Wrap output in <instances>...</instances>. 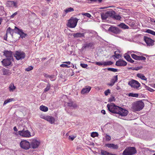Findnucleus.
Segmentation results:
<instances>
[{
  "mask_svg": "<svg viewBox=\"0 0 155 155\" xmlns=\"http://www.w3.org/2000/svg\"><path fill=\"white\" fill-rule=\"evenodd\" d=\"M16 89V87L13 83L10 84L8 88V91L10 92L14 91Z\"/></svg>",
  "mask_w": 155,
  "mask_h": 155,
  "instance_id": "21",
  "label": "nucleus"
},
{
  "mask_svg": "<svg viewBox=\"0 0 155 155\" xmlns=\"http://www.w3.org/2000/svg\"><path fill=\"white\" fill-rule=\"evenodd\" d=\"M127 62L122 60H120L116 61V65L118 66H124L127 65Z\"/></svg>",
  "mask_w": 155,
  "mask_h": 155,
  "instance_id": "17",
  "label": "nucleus"
},
{
  "mask_svg": "<svg viewBox=\"0 0 155 155\" xmlns=\"http://www.w3.org/2000/svg\"><path fill=\"white\" fill-rule=\"evenodd\" d=\"M12 60L8 58L4 59L2 61V64L5 67L10 65L12 63Z\"/></svg>",
  "mask_w": 155,
  "mask_h": 155,
  "instance_id": "14",
  "label": "nucleus"
},
{
  "mask_svg": "<svg viewBox=\"0 0 155 155\" xmlns=\"http://www.w3.org/2000/svg\"><path fill=\"white\" fill-rule=\"evenodd\" d=\"M147 33L153 35L155 36V31L151 30L148 29H147L146 31Z\"/></svg>",
  "mask_w": 155,
  "mask_h": 155,
  "instance_id": "36",
  "label": "nucleus"
},
{
  "mask_svg": "<svg viewBox=\"0 0 155 155\" xmlns=\"http://www.w3.org/2000/svg\"><path fill=\"white\" fill-rule=\"evenodd\" d=\"M144 106V103L141 101H139L134 103L132 109L135 111H139L142 110Z\"/></svg>",
  "mask_w": 155,
  "mask_h": 155,
  "instance_id": "3",
  "label": "nucleus"
},
{
  "mask_svg": "<svg viewBox=\"0 0 155 155\" xmlns=\"http://www.w3.org/2000/svg\"><path fill=\"white\" fill-rule=\"evenodd\" d=\"M67 104L68 106L72 107L73 108H76L77 107V104H74V103L71 101H70L67 103Z\"/></svg>",
  "mask_w": 155,
  "mask_h": 155,
  "instance_id": "29",
  "label": "nucleus"
},
{
  "mask_svg": "<svg viewBox=\"0 0 155 155\" xmlns=\"http://www.w3.org/2000/svg\"><path fill=\"white\" fill-rule=\"evenodd\" d=\"M128 84L132 87L136 89H138L140 87V84L135 80L132 79L128 82Z\"/></svg>",
  "mask_w": 155,
  "mask_h": 155,
  "instance_id": "7",
  "label": "nucleus"
},
{
  "mask_svg": "<svg viewBox=\"0 0 155 155\" xmlns=\"http://www.w3.org/2000/svg\"><path fill=\"white\" fill-rule=\"evenodd\" d=\"M124 57L128 61L132 63L134 62V61L131 58L130 56L127 53H126L125 54Z\"/></svg>",
  "mask_w": 155,
  "mask_h": 155,
  "instance_id": "24",
  "label": "nucleus"
},
{
  "mask_svg": "<svg viewBox=\"0 0 155 155\" xmlns=\"http://www.w3.org/2000/svg\"><path fill=\"white\" fill-rule=\"evenodd\" d=\"M82 15L84 16L87 17L89 18H90L91 16V15L88 13H82Z\"/></svg>",
  "mask_w": 155,
  "mask_h": 155,
  "instance_id": "47",
  "label": "nucleus"
},
{
  "mask_svg": "<svg viewBox=\"0 0 155 155\" xmlns=\"http://www.w3.org/2000/svg\"><path fill=\"white\" fill-rule=\"evenodd\" d=\"M49 78L50 79V80L52 81L55 80L56 79L55 76L54 75L50 76Z\"/></svg>",
  "mask_w": 155,
  "mask_h": 155,
  "instance_id": "52",
  "label": "nucleus"
},
{
  "mask_svg": "<svg viewBox=\"0 0 155 155\" xmlns=\"http://www.w3.org/2000/svg\"><path fill=\"white\" fill-rule=\"evenodd\" d=\"M110 90L109 89L105 91L104 93L105 95L106 96H107L110 94Z\"/></svg>",
  "mask_w": 155,
  "mask_h": 155,
  "instance_id": "49",
  "label": "nucleus"
},
{
  "mask_svg": "<svg viewBox=\"0 0 155 155\" xmlns=\"http://www.w3.org/2000/svg\"><path fill=\"white\" fill-rule=\"evenodd\" d=\"M64 64H61L60 65V67H67L69 68L70 66H68V64H71V62L70 61L64 62Z\"/></svg>",
  "mask_w": 155,
  "mask_h": 155,
  "instance_id": "26",
  "label": "nucleus"
},
{
  "mask_svg": "<svg viewBox=\"0 0 155 155\" xmlns=\"http://www.w3.org/2000/svg\"><path fill=\"white\" fill-rule=\"evenodd\" d=\"M147 33L153 35L155 36V31L151 30L148 29H147L146 31Z\"/></svg>",
  "mask_w": 155,
  "mask_h": 155,
  "instance_id": "35",
  "label": "nucleus"
},
{
  "mask_svg": "<svg viewBox=\"0 0 155 155\" xmlns=\"http://www.w3.org/2000/svg\"><path fill=\"white\" fill-rule=\"evenodd\" d=\"M8 101H9V102L14 101V100L13 98H10L8 99Z\"/></svg>",
  "mask_w": 155,
  "mask_h": 155,
  "instance_id": "62",
  "label": "nucleus"
},
{
  "mask_svg": "<svg viewBox=\"0 0 155 155\" xmlns=\"http://www.w3.org/2000/svg\"><path fill=\"white\" fill-rule=\"evenodd\" d=\"M130 53L132 57L135 60L145 61L146 59L145 57L142 56L143 54L137 51H131Z\"/></svg>",
  "mask_w": 155,
  "mask_h": 155,
  "instance_id": "2",
  "label": "nucleus"
},
{
  "mask_svg": "<svg viewBox=\"0 0 155 155\" xmlns=\"http://www.w3.org/2000/svg\"><path fill=\"white\" fill-rule=\"evenodd\" d=\"M78 19L77 18L71 17L68 21L67 26L71 28H74L76 26Z\"/></svg>",
  "mask_w": 155,
  "mask_h": 155,
  "instance_id": "4",
  "label": "nucleus"
},
{
  "mask_svg": "<svg viewBox=\"0 0 155 155\" xmlns=\"http://www.w3.org/2000/svg\"><path fill=\"white\" fill-rule=\"evenodd\" d=\"M139 95L137 93H130L128 94V96L129 97H137Z\"/></svg>",
  "mask_w": 155,
  "mask_h": 155,
  "instance_id": "34",
  "label": "nucleus"
},
{
  "mask_svg": "<svg viewBox=\"0 0 155 155\" xmlns=\"http://www.w3.org/2000/svg\"><path fill=\"white\" fill-rule=\"evenodd\" d=\"M14 31H15L14 29H12L10 27L8 28L6 31V34L8 33L10 34L12 36H13V34Z\"/></svg>",
  "mask_w": 155,
  "mask_h": 155,
  "instance_id": "28",
  "label": "nucleus"
},
{
  "mask_svg": "<svg viewBox=\"0 0 155 155\" xmlns=\"http://www.w3.org/2000/svg\"><path fill=\"white\" fill-rule=\"evenodd\" d=\"M143 85L146 90L149 91L150 92H153L154 91V90L148 87H147L145 84H143Z\"/></svg>",
  "mask_w": 155,
  "mask_h": 155,
  "instance_id": "42",
  "label": "nucleus"
},
{
  "mask_svg": "<svg viewBox=\"0 0 155 155\" xmlns=\"http://www.w3.org/2000/svg\"><path fill=\"white\" fill-rule=\"evenodd\" d=\"M74 11V9L71 7H70L68 8H67L64 10V11L66 13L73 11Z\"/></svg>",
  "mask_w": 155,
  "mask_h": 155,
  "instance_id": "38",
  "label": "nucleus"
},
{
  "mask_svg": "<svg viewBox=\"0 0 155 155\" xmlns=\"http://www.w3.org/2000/svg\"><path fill=\"white\" fill-rule=\"evenodd\" d=\"M6 6L9 7H17V3L16 2L13 1H8L6 2Z\"/></svg>",
  "mask_w": 155,
  "mask_h": 155,
  "instance_id": "19",
  "label": "nucleus"
},
{
  "mask_svg": "<svg viewBox=\"0 0 155 155\" xmlns=\"http://www.w3.org/2000/svg\"><path fill=\"white\" fill-rule=\"evenodd\" d=\"M117 75L114 76L111 80V82L114 84L117 80Z\"/></svg>",
  "mask_w": 155,
  "mask_h": 155,
  "instance_id": "39",
  "label": "nucleus"
},
{
  "mask_svg": "<svg viewBox=\"0 0 155 155\" xmlns=\"http://www.w3.org/2000/svg\"><path fill=\"white\" fill-rule=\"evenodd\" d=\"M18 134L25 137H31V133L28 130L23 129L21 130L18 132Z\"/></svg>",
  "mask_w": 155,
  "mask_h": 155,
  "instance_id": "6",
  "label": "nucleus"
},
{
  "mask_svg": "<svg viewBox=\"0 0 155 155\" xmlns=\"http://www.w3.org/2000/svg\"><path fill=\"white\" fill-rule=\"evenodd\" d=\"M120 26L121 28L124 29H128L129 28L128 26L123 23L120 24Z\"/></svg>",
  "mask_w": 155,
  "mask_h": 155,
  "instance_id": "41",
  "label": "nucleus"
},
{
  "mask_svg": "<svg viewBox=\"0 0 155 155\" xmlns=\"http://www.w3.org/2000/svg\"><path fill=\"white\" fill-rule=\"evenodd\" d=\"M50 85L49 84H47L46 87L44 89V91L45 92L48 91L50 89Z\"/></svg>",
  "mask_w": 155,
  "mask_h": 155,
  "instance_id": "45",
  "label": "nucleus"
},
{
  "mask_svg": "<svg viewBox=\"0 0 155 155\" xmlns=\"http://www.w3.org/2000/svg\"><path fill=\"white\" fill-rule=\"evenodd\" d=\"M17 14V12H16L11 16L10 18H13Z\"/></svg>",
  "mask_w": 155,
  "mask_h": 155,
  "instance_id": "55",
  "label": "nucleus"
},
{
  "mask_svg": "<svg viewBox=\"0 0 155 155\" xmlns=\"http://www.w3.org/2000/svg\"><path fill=\"white\" fill-rule=\"evenodd\" d=\"M120 51L118 50L114 52V56L115 57V58H114L115 59V58L117 59H119L121 57V56L120 54Z\"/></svg>",
  "mask_w": 155,
  "mask_h": 155,
  "instance_id": "23",
  "label": "nucleus"
},
{
  "mask_svg": "<svg viewBox=\"0 0 155 155\" xmlns=\"http://www.w3.org/2000/svg\"><path fill=\"white\" fill-rule=\"evenodd\" d=\"M115 13L112 15L111 16L117 20H119L121 18V17L119 15H114Z\"/></svg>",
  "mask_w": 155,
  "mask_h": 155,
  "instance_id": "40",
  "label": "nucleus"
},
{
  "mask_svg": "<svg viewBox=\"0 0 155 155\" xmlns=\"http://www.w3.org/2000/svg\"><path fill=\"white\" fill-rule=\"evenodd\" d=\"M91 87L89 86H86L84 88H83L81 91V94H84L88 93L91 90Z\"/></svg>",
  "mask_w": 155,
  "mask_h": 155,
  "instance_id": "16",
  "label": "nucleus"
},
{
  "mask_svg": "<svg viewBox=\"0 0 155 155\" xmlns=\"http://www.w3.org/2000/svg\"><path fill=\"white\" fill-rule=\"evenodd\" d=\"M76 137V136L74 135H70L69 137V139L71 140H73Z\"/></svg>",
  "mask_w": 155,
  "mask_h": 155,
  "instance_id": "51",
  "label": "nucleus"
},
{
  "mask_svg": "<svg viewBox=\"0 0 155 155\" xmlns=\"http://www.w3.org/2000/svg\"><path fill=\"white\" fill-rule=\"evenodd\" d=\"M137 76L138 77L141 78L142 80L146 81L147 78L143 74H137Z\"/></svg>",
  "mask_w": 155,
  "mask_h": 155,
  "instance_id": "33",
  "label": "nucleus"
},
{
  "mask_svg": "<svg viewBox=\"0 0 155 155\" xmlns=\"http://www.w3.org/2000/svg\"><path fill=\"white\" fill-rule=\"evenodd\" d=\"M109 30L112 32L116 34H118L120 32V31L118 28L115 27H111L109 28Z\"/></svg>",
  "mask_w": 155,
  "mask_h": 155,
  "instance_id": "18",
  "label": "nucleus"
},
{
  "mask_svg": "<svg viewBox=\"0 0 155 155\" xmlns=\"http://www.w3.org/2000/svg\"><path fill=\"white\" fill-rule=\"evenodd\" d=\"M147 33L153 35L155 36V31L151 30L148 29H147L146 31Z\"/></svg>",
  "mask_w": 155,
  "mask_h": 155,
  "instance_id": "37",
  "label": "nucleus"
},
{
  "mask_svg": "<svg viewBox=\"0 0 155 155\" xmlns=\"http://www.w3.org/2000/svg\"><path fill=\"white\" fill-rule=\"evenodd\" d=\"M33 68H25V71H29L31 70Z\"/></svg>",
  "mask_w": 155,
  "mask_h": 155,
  "instance_id": "59",
  "label": "nucleus"
},
{
  "mask_svg": "<svg viewBox=\"0 0 155 155\" xmlns=\"http://www.w3.org/2000/svg\"><path fill=\"white\" fill-rule=\"evenodd\" d=\"M96 64L98 65H102L104 67V61H101V62H96L95 63Z\"/></svg>",
  "mask_w": 155,
  "mask_h": 155,
  "instance_id": "46",
  "label": "nucleus"
},
{
  "mask_svg": "<svg viewBox=\"0 0 155 155\" xmlns=\"http://www.w3.org/2000/svg\"><path fill=\"white\" fill-rule=\"evenodd\" d=\"M114 84L113 83V82H111V81H110V83L108 84V85L110 86H112L114 85Z\"/></svg>",
  "mask_w": 155,
  "mask_h": 155,
  "instance_id": "60",
  "label": "nucleus"
},
{
  "mask_svg": "<svg viewBox=\"0 0 155 155\" xmlns=\"http://www.w3.org/2000/svg\"><path fill=\"white\" fill-rule=\"evenodd\" d=\"M30 145L29 142L25 140L21 141L20 143V147L22 148L25 150L29 149Z\"/></svg>",
  "mask_w": 155,
  "mask_h": 155,
  "instance_id": "10",
  "label": "nucleus"
},
{
  "mask_svg": "<svg viewBox=\"0 0 155 155\" xmlns=\"http://www.w3.org/2000/svg\"><path fill=\"white\" fill-rule=\"evenodd\" d=\"M9 101H8V99H7V100H5V101L4 103V104H3V105H5L6 104H7L8 103H9Z\"/></svg>",
  "mask_w": 155,
  "mask_h": 155,
  "instance_id": "57",
  "label": "nucleus"
},
{
  "mask_svg": "<svg viewBox=\"0 0 155 155\" xmlns=\"http://www.w3.org/2000/svg\"><path fill=\"white\" fill-rule=\"evenodd\" d=\"M3 74L4 75H8L10 74V72L8 68H3L2 69Z\"/></svg>",
  "mask_w": 155,
  "mask_h": 155,
  "instance_id": "30",
  "label": "nucleus"
},
{
  "mask_svg": "<svg viewBox=\"0 0 155 155\" xmlns=\"http://www.w3.org/2000/svg\"><path fill=\"white\" fill-rule=\"evenodd\" d=\"M150 21L152 22H154L155 23V20L153 18H151Z\"/></svg>",
  "mask_w": 155,
  "mask_h": 155,
  "instance_id": "64",
  "label": "nucleus"
},
{
  "mask_svg": "<svg viewBox=\"0 0 155 155\" xmlns=\"http://www.w3.org/2000/svg\"><path fill=\"white\" fill-rule=\"evenodd\" d=\"M40 143V142L39 141L36 139H33L31 143V145L33 148L35 149L37 148L39 146Z\"/></svg>",
  "mask_w": 155,
  "mask_h": 155,
  "instance_id": "12",
  "label": "nucleus"
},
{
  "mask_svg": "<svg viewBox=\"0 0 155 155\" xmlns=\"http://www.w3.org/2000/svg\"><path fill=\"white\" fill-rule=\"evenodd\" d=\"M107 70L108 71H111L114 72L117 71V68H107Z\"/></svg>",
  "mask_w": 155,
  "mask_h": 155,
  "instance_id": "50",
  "label": "nucleus"
},
{
  "mask_svg": "<svg viewBox=\"0 0 155 155\" xmlns=\"http://www.w3.org/2000/svg\"><path fill=\"white\" fill-rule=\"evenodd\" d=\"M105 138L106 140L107 141H109L110 140L111 138V137L109 135L107 134H105Z\"/></svg>",
  "mask_w": 155,
  "mask_h": 155,
  "instance_id": "44",
  "label": "nucleus"
},
{
  "mask_svg": "<svg viewBox=\"0 0 155 155\" xmlns=\"http://www.w3.org/2000/svg\"><path fill=\"white\" fill-rule=\"evenodd\" d=\"M94 45L93 43L91 42L89 43H87L84 45V46L83 47L84 48H91Z\"/></svg>",
  "mask_w": 155,
  "mask_h": 155,
  "instance_id": "27",
  "label": "nucleus"
},
{
  "mask_svg": "<svg viewBox=\"0 0 155 155\" xmlns=\"http://www.w3.org/2000/svg\"><path fill=\"white\" fill-rule=\"evenodd\" d=\"M109 101L110 102L113 101H114L115 99L114 97L112 96L110 97L109 99Z\"/></svg>",
  "mask_w": 155,
  "mask_h": 155,
  "instance_id": "54",
  "label": "nucleus"
},
{
  "mask_svg": "<svg viewBox=\"0 0 155 155\" xmlns=\"http://www.w3.org/2000/svg\"><path fill=\"white\" fill-rule=\"evenodd\" d=\"M14 30L15 32L19 35L22 38H25L27 36V34L25 33L22 30L18 28L16 26L15 27Z\"/></svg>",
  "mask_w": 155,
  "mask_h": 155,
  "instance_id": "11",
  "label": "nucleus"
},
{
  "mask_svg": "<svg viewBox=\"0 0 155 155\" xmlns=\"http://www.w3.org/2000/svg\"><path fill=\"white\" fill-rule=\"evenodd\" d=\"M114 13V11H109L105 14H103L101 15V18L103 19H105L107 18L108 15L111 16Z\"/></svg>",
  "mask_w": 155,
  "mask_h": 155,
  "instance_id": "15",
  "label": "nucleus"
},
{
  "mask_svg": "<svg viewBox=\"0 0 155 155\" xmlns=\"http://www.w3.org/2000/svg\"><path fill=\"white\" fill-rule=\"evenodd\" d=\"M14 56L17 60H18L24 59L25 57V54L22 51H17L14 54Z\"/></svg>",
  "mask_w": 155,
  "mask_h": 155,
  "instance_id": "8",
  "label": "nucleus"
},
{
  "mask_svg": "<svg viewBox=\"0 0 155 155\" xmlns=\"http://www.w3.org/2000/svg\"><path fill=\"white\" fill-rule=\"evenodd\" d=\"M4 55L6 58H8L13 60V56L12 52L11 51H5L4 52Z\"/></svg>",
  "mask_w": 155,
  "mask_h": 155,
  "instance_id": "13",
  "label": "nucleus"
},
{
  "mask_svg": "<svg viewBox=\"0 0 155 155\" xmlns=\"http://www.w3.org/2000/svg\"><path fill=\"white\" fill-rule=\"evenodd\" d=\"M46 120L49 122L51 124H53L54 123L55 119L54 118L52 117L48 116Z\"/></svg>",
  "mask_w": 155,
  "mask_h": 155,
  "instance_id": "22",
  "label": "nucleus"
},
{
  "mask_svg": "<svg viewBox=\"0 0 155 155\" xmlns=\"http://www.w3.org/2000/svg\"><path fill=\"white\" fill-rule=\"evenodd\" d=\"M48 116L42 115L41 116V117L43 118L46 120Z\"/></svg>",
  "mask_w": 155,
  "mask_h": 155,
  "instance_id": "56",
  "label": "nucleus"
},
{
  "mask_svg": "<svg viewBox=\"0 0 155 155\" xmlns=\"http://www.w3.org/2000/svg\"><path fill=\"white\" fill-rule=\"evenodd\" d=\"M101 153L102 155H109V153L103 150H101Z\"/></svg>",
  "mask_w": 155,
  "mask_h": 155,
  "instance_id": "43",
  "label": "nucleus"
},
{
  "mask_svg": "<svg viewBox=\"0 0 155 155\" xmlns=\"http://www.w3.org/2000/svg\"><path fill=\"white\" fill-rule=\"evenodd\" d=\"M113 62L110 61H104V67L107 66L112 65Z\"/></svg>",
  "mask_w": 155,
  "mask_h": 155,
  "instance_id": "31",
  "label": "nucleus"
},
{
  "mask_svg": "<svg viewBox=\"0 0 155 155\" xmlns=\"http://www.w3.org/2000/svg\"><path fill=\"white\" fill-rule=\"evenodd\" d=\"M98 135V134L97 132H93L91 134V136L92 137H95L97 136Z\"/></svg>",
  "mask_w": 155,
  "mask_h": 155,
  "instance_id": "48",
  "label": "nucleus"
},
{
  "mask_svg": "<svg viewBox=\"0 0 155 155\" xmlns=\"http://www.w3.org/2000/svg\"><path fill=\"white\" fill-rule=\"evenodd\" d=\"M80 65L83 68H86L87 66V64L83 63H81Z\"/></svg>",
  "mask_w": 155,
  "mask_h": 155,
  "instance_id": "53",
  "label": "nucleus"
},
{
  "mask_svg": "<svg viewBox=\"0 0 155 155\" xmlns=\"http://www.w3.org/2000/svg\"><path fill=\"white\" fill-rule=\"evenodd\" d=\"M101 113L103 114H106V112L104 110H101Z\"/></svg>",
  "mask_w": 155,
  "mask_h": 155,
  "instance_id": "61",
  "label": "nucleus"
},
{
  "mask_svg": "<svg viewBox=\"0 0 155 155\" xmlns=\"http://www.w3.org/2000/svg\"><path fill=\"white\" fill-rule=\"evenodd\" d=\"M143 40L148 46H152L154 45L155 41L150 38L144 36Z\"/></svg>",
  "mask_w": 155,
  "mask_h": 155,
  "instance_id": "9",
  "label": "nucleus"
},
{
  "mask_svg": "<svg viewBox=\"0 0 155 155\" xmlns=\"http://www.w3.org/2000/svg\"><path fill=\"white\" fill-rule=\"evenodd\" d=\"M44 76L46 78H49L50 76L49 75H48L46 74H44Z\"/></svg>",
  "mask_w": 155,
  "mask_h": 155,
  "instance_id": "58",
  "label": "nucleus"
},
{
  "mask_svg": "<svg viewBox=\"0 0 155 155\" xmlns=\"http://www.w3.org/2000/svg\"><path fill=\"white\" fill-rule=\"evenodd\" d=\"M105 146L108 148L113 149H117L118 148V146L117 144L115 145L113 143H107L105 144Z\"/></svg>",
  "mask_w": 155,
  "mask_h": 155,
  "instance_id": "20",
  "label": "nucleus"
},
{
  "mask_svg": "<svg viewBox=\"0 0 155 155\" xmlns=\"http://www.w3.org/2000/svg\"><path fill=\"white\" fill-rule=\"evenodd\" d=\"M13 130L15 131H17L18 130L17 129L15 126L14 127Z\"/></svg>",
  "mask_w": 155,
  "mask_h": 155,
  "instance_id": "63",
  "label": "nucleus"
},
{
  "mask_svg": "<svg viewBox=\"0 0 155 155\" xmlns=\"http://www.w3.org/2000/svg\"><path fill=\"white\" fill-rule=\"evenodd\" d=\"M136 150L134 147H127L123 153V155H133L136 153Z\"/></svg>",
  "mask_w": 155,
  "mask_h": 155,
  "instance_id": "5",
  "label": "nucleus"
},
{
  "mask_svg": "<svg viewBox=\"0 0 155 155\" xmlns=\"http://www.w3.org/2000/svg\"><path fill=\"white\" fill-rule=\"evenodd\" d=\"M40 109L41 110L44 112L47 111L48 110V108L47 107L43 105L40 106Z\"/></svg>",
  "mask_w": 155,
  "mask_h": 155,
  "instance_id": "32",
  "label": "nucleus"
},
{
  "mask_svg": "<svg viewBox=\"0 0 155 155\" xmlns=\"http://www.w3.org/2000/svg\"><path fill=\"white\" fill-rule=\"evenodd\" d=\"M73 36L75 38H81L82 37H84V33H74Z\"/></svg>",
  "mask_w": 155,
  "mask_h": 155,
  "instance_id": "25",
  "label": "nucleus"
},
{
  "mask_svg": "<svg viewBox=\"0 0 155 155\" xmlns=\"http://www.w3.org/2000/svg\"><path fill=\"white\" fill-rule=\"evenodd\" d=\"M107 106L109 111L112 113L117 114L116 116L120 119L123 117L126 116L128 113L127 110L116 106L114 104H108Z\"/></svg>",
  "mask_w": 155,
  "mask_h": 155,
  "instance_id": "1",
  "label": "nucleus"
}]
</instances>
